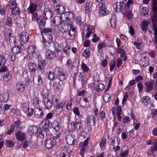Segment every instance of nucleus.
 Listing matches in <instances>:
<instances>
[{
    "instance_id": "393cba45",
    "label": "nucleus",
    "mask_w": 157,
    "mask_h": 157,
    "mask_svg": "<svg viewBox=\"0 0 157 157\" xmlns=\"http://www.w3.org/2000/svg\"><path fill=\"white\" fill-rule=\"evenodd\" d=\"M95 118L93 115H91L89 116L87 119L86 123L90 125L92 123L93 125L95 124Z\"/></svg>"
},
{
    "instance_id": "3c124183",
    "label": "nucleus",
    "mask_w": 157,
    "mask_h": 157,
    "mask_svg": "<svg viewBox=\"0 0 157 157\" xmlns=\"http://www.w3.org/2000/svg\"><path fill=\"white\" fill-rule=\"evenodd\" d=\"M11 75L9 73L6 74L3 76V79L4 81L7 82L11 79Z\"/></svg>"
},
{
    "instance_id": "39448f33",
    "label": "nucleus",
    "mask_w": 157,
    "mask_h": 157,
    "mask_svg": "<svg viewBox=\"0 0 157 157\" xmlns=\"http://www.w3.org/2000/svg\"><path fill=\"white\" fill-rule=\"evenodd\" d=\"M61 18L63 19H64L63 17H65V20L69 22L70 23L75 19L74 15L72 12H65L63 14H61Z\"/></svg>"
},
{
    "instance_id": "1a4fd4ad",
    "label": "nucleus",
    "mask_w": 157,
    "mask_h": 157,
    "mask_svg": "<svg viewBox=\"0 0 157 157\" xmlns=\"http://www.w3.org/2000/svg\"><path fill=\"white\" fill-rule=\"evenodd\" d=\"M56 143V141L53 138L47 140L45 141V145L48 149L54 146Z\"/></svg>"
},
{
    "instance_id": "e2e57ef3",
    "label": "nucleus",
    "mask_w": 157,
    "mask_h": 157,
    "mask_svg": "<svg viewBox=\"0 0 157 157\" xmlns=\"http://www.w3.org/2000/svg\"><path fill=\"white\" fill-rule=\"evenodd\" d=\"M116 65V62L115 61H113L111 62V63L109 64L110 66V71H112L113 70L114 67Z\"/></svg>"
},
{
    "instance_id": "c9c22d12",
    "label": "nucleus",
    "mask_w": 157,
    "mask_h": 157,
    "mask_svg": "<svg viewBox=\"0 0 157 157\" xmlns=\"http://www.w3.org/2000/svg\"><path fill=\"white\" fill-rule=\"evenodd\" d=\"M70 155L68 151L65 150H63L61 152L59 157H70Z\"/></svg>"
},
{
    "instance_id": "b1692460",
    "label": "nucleus",
    "mask_w": 157,
    "mask_h": 157,
    "mask_svg": "<svg viewBox=\"0 0 157 157\" xmlns=\"http://www.w3.org/2000/svg\"><path fill=\"white\" fill-rule=\"evenodd\" d=\"M45 14V17L46 18H51L52 17V10L50 9H45L44 10V12Z\"/></svg>"
},
{
    "instance_id": "f3484780",
    "label": "nucleus",
    "mask_w": 157,
    "mask_h": 157,
    "mask_svg": "<svg viewBox=\"0 0 157 157\" xmlns=\"http://www.w3.org/2000/svg\"><path fill=\"white\" fill-rule=\"evenodd\" d=\"M25 85L23 82H18L16 85V90L20 92H23L25 89Z\"/></svg>"
},
{
    "instance_id": "72a5a7b5",
    "label": "nucleus",
    "mask_w": 157,
    "mask_h": 157,
    "mask_svg": "<svg viewBox=\"0 0 157 157\" xmlns=\"http://www.w3.org/2000/svg\"><path fill=\"white\" fill-rule=\"evenodd\" d=\"M38 68L40 70L44 69L46 66V63L44 61H39L38 63Z\"/></svg>"
},
{
    "instance_id": "774afa93",
    "label": "nucleus",
    "mask_w": 157,
    "mask_h": 157,
    "mask_svg": "<svg viewBox=\"0 0 157 157\" xmlns=\"http://www.w3.org/2000/svg\"><path fill=\"white\" fill-rule=\"evenodd\" d=\"M137 87L139 89V92L142 91L143 90V84L141 82H139L137 84Z\"/></svg>"
},
{
    "instance_id": "603ef678",
    "label": "nucleus",
    "mask_w": 157,
    "mask_h": 157,
    "mask_svg": "<svg viewBox=\"0 0 157 157\" xmlns=\"http://www.w3.org/2000/svg\"><path fill=\"white\" fill-rule=\"evenodd\" d=\"M11 13L12 14L14 15H18L20 13L19 8H17L12 9Z\"/></svg>"
},
{
    "instance_id": "5701e85b",
    "label": "nucleus",
    "mask_w": 157,
    "mask_h": 157,
    "mask_svg": "<svg viewBox=\"0 0 157 157\" xmlns=\"http://www.w3.org/2000/svg\"><path fill=\"white\" fill-rule=\"evenodd\" d=\"M46 55L48 58L52 59H54L56 56V53L50 50L47 52Z\"/></svg>"
},
{
    "instance_id": "cd10ccee",
    "label": "nucleus",
    "mask_w": 157,
    "mask_h": 157,
    "mask_svg": "<svg viewBox=\"0 0 157 157\" xmlns=\"http://www.w3.org/2000/svg\"><path fill=\"white\" fill-rule=\"evenodd\" d=\"M52 127L56 132H58L61 127V124L59 122L55 121L53 123Z\"/></svg>"
},
{
    "instance_id": "4d7b16f0",
    "label": "nucleus",
    "mask_w": 157,
    "mask_h": 157,
    "mask_svg": "<svg viewBox=\"0 0 157 157\" xmlns=\"http://www.w3.org/2000/svg\"><path fill=\"white\" fill-rule=\"evenodd\" d=\"M10 111L12 113L17 115H19L21 114L19 110L18 109H11Z\"/></svg>"
},
{
    "instance_id": "4c0bfd02",
    "label": "nucleus",
    "mask_w": 157,
    "mask_h": 157,
    "mask_svg": "<svg viewBox=\"0 0 157 157\" xmlns=\"http://www.w3.org/2000/svg\"><path fill=\"white\" fill-rule=\"evenodd\" d=\"M90 50L89 48L84 50L83 53V56L86 58H88L90 57Z\"/></svg>"
},
{
    "instance_id": "09e8293b",
    "label": "nucleus",
    "mask_w": 157,
    "mask_h": 157,
    "mask_svg": "<svg viewBox=\"0 0 157 157\" xmlns=\"http://www.w3.org/2000/svg\"><path fill=\"white\" fill-rule=\"evenodd\" d=\"M37 133H36L37 136L39 138L43 139L44 137V131H39L37 132Z\"/></svg>"
},
{
    "instance_id": "20e7f679",
    "label": "nucleus",
    "mask_w": 157,
    "mask_h": 157,
    "mask_svg": "<svg viewBox=\"0 0 157 157\" xmlns=\"http://www.w3.org/2000/svg\"><path fill=\"white\" fill-rule=\"evenodd\" d=\"M14 44L15 45L12 48L13 53L16 55L21 53L22 51V44L20 41L16 42L15 41H14Z\"/></svg>"
},
{
    "instance_id": "79ce46f5",
    "label": "nucleus",
    "mask_w": 157,
    "mask_h": 157,
    "mask_svg": "<svg viewBox=\"0 0 157 157\" xmlns=\"http://www.w3.org/2000/svg\"><path fill=\"white\" fill-rule=\"evenodd\" d=\"M48 78L50 80H53L55 78L54 73L52 71H49L46 73Z\"/></svg>"
},
{
    "instance_id": "f8f14e48",
    "label": "nucleus",
    "mask_w": 157,
    "mask_h": 157,
    "mask_svg": "<svg viewBox=\"0 0 157 157\" xmlns=\"http://www.w3.org/2000/svg\"><path fill=\"white\" fill-rule=\"evenodd\" d=\"M34 115L35 117L40 119L42 118L44 116V112L41 108H35L34 111Z\"/></svg>"
},
{
    "instance_id": "338daca9",
    "label": "nucleus",
    "mask_w": 157,
    "mask_h": 157,
    "mask_svg": "<svg viewBox=\"0 0 157 157\" xmlns=\"http://www.w3.org/2000/svg\"><path fill=\"white\" fill-rule=\"evenodd\" d=\"M76 23L79 25H81L82 24L81 17L80 16H77L76 17Z\"/></svg>"
},
{
    "instance_id": "6ab92c4d",
    "label": "nucleus",
    "mask_w": 157,
    "mask_h": 157,
    "mask_svg": "<svg viewBox=\"0 0 157 157\" xmlns=\"http://www.w3.org/2000/svg\"><path fill=\"white\" fill-rule=\"evenodd\" d=\"M65 104V101H62L60 103L54 105L55 109H58L59 112H61L63 110V106Z\"/></svg>"
},
{
    "instance_id": "473e14b6",
    "label": "nucleus",
    "mask_w": 157,
    "mask_h": 157,
    "mask_svg": "<svg viewBox=\"0 0 157 157\" xmlns=\"http://www.w3.org/2000/svg\"><path fill=\"white\" fill-rule=\"evenodd\" d=\"M29 130L30 132L33 134L36 133V134L38 131V128L36 126H31L29 128Z\"/></svg>"
},
{
    "instance_id": "37998d69",
    "label": "nucleus",
    "mask_w": 157,
    "mask_h": 157,
    "mask_svg": "<svg viewBox=\"0 0 157 157\" xmlns=\"http://www.w3.org/2000/svg\"><path fill=\"white\" fill-rule=\"evenodd\" d=\"M31 56H32L33 58L34 59H39L41 58V56L40 54L38 52H35Z\"/></svg>"
},
{
    "instance_id": "ea45409f",
    "label": "nucleus",
    "mask_w": 157,
    "mask_h": 157,
    "mask_svg": "<svg viewBox=\"0 0 157 157\" xmlns=\"http://www.w3.org/2000/svg\"><path fill=\"white\" fill-rule=\"evenodd\" d=\"M6 59L3 55H0V68L2 67L5 64Z\"/></svg>"
},
{
    "instance_id": "7c9ffc66",
    "label": "nucleus",
    "mask_w": 157,
    "mask_h": 157,
    "mask_svg": "<svg viewBox=\"0 0 157 157\" xmlns=\"http://www.w3.org/2000/svg\"><path fill=\"white\" fill-rule=\"evenodd\" d=\"M36 49V47L33 46H30L28 48V52L29 55L31 56L35 52V50Z\"/></svg>"
},
{
    "instance_id": "aec40b11",
    "label": "nucleus",
    "mask_w": 157,
    "mask_h": 157,
    "mask_svg": "<svg viewBox=\"0 0 157 157\" xmlns=\"http://www.w3.org/2000/svg\"><path fill=\"white\" fill-rule=\"evenodd\" d=\"M149 23V22L147 20L143 21L142 22L141 28L144 32H146L147 31Z\"/></svg>"
},
{
    "instance_id": "680f3d73",
    "label": "nucleus",
    "mask_w": 157,
    "mask_h": 157,
    "mask_svg": "<svg viewBox=\"0 0 157 157\" xmlns=\"http://www.w3.org/2000/svg\"><path fill=\"white\" fill-rule=\"evenodd\" d=\"M78 80L79 82H81V84L82 85L84 84V80H83V78L81 73H79V75L78 78Z\"/></svg>"
},
{
    "instance_id": "0eeeda50",
    "label": "nucleus",
    "mask_w": 157,
    "mask_h": 157,
    "mask_svg": "<svg viewBox=\"0 0 157 157\" xmlns=\"http://www.w3.org/2000/svg\"><path fill=\"white\" fill-rule=\"evenodd\" d=\"M55 70L56 71H57V74L59 79L61 81H63L66 80L67 75L63 71L61 68L57 67L56 68Z\"/></svg>"
},
{
    "instance_id": "13d9d810",
    "label": "nucleus",
    "mask_w": 157,
    "mask_h": 157,
    "mask_svg": "<svg viewBox=\"0 0 157 157\" xmlns=\"http://www.w3.org/2000/svg\"><path fill=\"white\" fill-rule=\"evenodd\" d=\"M26 111L28 112L27 113V115L29 117H31L33 115V113H34V111L33 109H31L30 111H29V108H28L26 109Z\"/></svg>"
},
{
    "instance_id": "412c9836",
    "label": "nucleus",
    "mask_w": 157,
    "mask_h": 157,
    "mask_svg": "<svg viewBox=\"0 0 157 157\" xmlns=\"http://www.w3.org/2000/svg\"><path fill=\"white\" fill-rule=\"evenodd\" d=\"M65 10V8L63 5H58L56 7V10L59 14H63Z\"/></svg>"
},
{
    "instance_id": "a878e982",
    "label": "nucleus",
    "mask_w": 157,
    "mask_h": 157,
    "mask_svg": "<svg viewBox=\"0 0 157 157\" xmlns=\"http://www.w3.org/2000/svg\"><path fill=\"white\" fill-rule=\"evenodd\" d=\"M29 67L30 71L32 72H34L37 69V66L36 64L33 63H29Z\"/></svg>"
},
{
    "instance_id": "0e129e2a",
    "label": "nucleus",
    "mask_w": 157,
    "mask_h": 157,
    "mask_svg": "<svg viewBox=\"0 0 157 157\" xmlns=\"http://www.w3.org/2000/svg\"><path fill=\"white\" fill-rule=\"evenodd\" d=\"M73 111L75 115L79 116L80 115V112L78 108L76 107L74 108L73 109Z\"/></svg>"
},
{
    "instance_id": "052dcab7",
    "label": "nucleus",
    "mask_w": 157,
    "mask_h": 157,
    "mask_svg": "<svg viewBox=\"0 0 157 157\" xmlns=\"http://www.w3.org/2000/svg\"><path fill=\"white\" fill-rule=\"evenodd\" d=\"M122 121L124 123L126 124L129 122L131 121V118L129 117H123Z\"/></svg>"
},
{
    "instance_id": "a18cd8bd",
    "label": "nucleus",
    "mask_w": 157,
    "mask_h": 157,
    "mask_svg": "<svg viewBox=\"0 0 157 157\" xmlns=\"http://www.w3.org/2000/svg\"><path fill=\"white\" fill-rule=\"evenodd\" d=\"M81 68L82 71L85 72H86L89 70V67L84 63L81 64Z\"/></svg>"
},
{
    "instance_id": "bf43d9fd",
    "label": "nucleus",
    "mask_w": 157,
    "mask_h": 157,
    "mask_svg": "<svg viewBox=\"0 0 157 157\" xmlns=\"http://www.w3.org/2000/svg\"><path fill=\"white\" fill-rule=\"evenodd\" d=\"M110 96L109 94H105L104 97V100L105 102H108L110 101Z\"/></svg>"
},
{
    "instance_id": "ddd939ff",
    "label": "nucleus",
    "mask_w": 157,
    "mask_h": 157,
    "mask_svg": "<svg viewBox=\"0 0 157 157\" xmlns=\"http://www.w3.org/2000/svg\"><path fill=\"white\" fill-rule=\"evenodd\" d=\"M88 99L85 97H82L79 101V104L82 107L86 108L89 105Z\"/></svg>"
},
{
    "instance_id": "864d4df0",
    "label": "nucleus",
    "mask_w": 157,
    "mask_h": 157,
    "mask_svg": "<svg viewBox=\"0 0 157 157\" xmlns=\"http://www.w3.org/2000/svg\"><path fill=\"white\" fill-rule=\"evenodd\" d=\"M106 139L105 138L102 139L101 141L100 142L99 145L101 148H103L104 147L106 143Z\"/></svg>"
},
{
    "instance_id": "f257e3e1",
    "label": "nucleus",
    "mask_w": 157,
    "mask_h": 157,
    "mask_svg": "<svg viewBox=\"0 0 157 157\" xmlns=\"http://www.w3.org/2000/svg\"><path fill=\"white\" fill-rule=\"evenodd\" d=\"M113 7L115 11H117L118 10L119 11L125 13L126 15H130L131 14L130 10L126 8V5L123 1L120 2L119 3L117 2L113 5Z\"/></svg>"
},
{
    "instance_id": "9b49d317",
    "label": "nucleus",
    "mask_w": 157,
    "mask_h": 157,
    "mask_svg": "<svg viewBox=\"0 0 157 157\" xmlns=\"http://www.w3.org/2000/svg\"><path fill=\"white\" fill-rule=\"evenodd\" d=\"M89 138H87L82 143V146L80 148L81 151L80 152V154L82 157L84 156L85 151L87 148V145L88 143Z\"/></svg>"
},
{
    "instance_id": "a19ab883",
    "label": "nucleus",
    "mask_w": 157,
    "mask_h": 157,
    "mask_svg": "<svg viewBox=\"0 0 157 157\" xmlns=\"http://www.w3.org/2000/svg\"><path fill=\"white\" fill-rule=\"evenodd\" d=\"M61 17H60L59 16H56L54 17L53 19L52 20V24H54V25H57L59 23L58 21H56V20L59 21V20L61 21L62 19Z\"/></svg>"
},
{
    "instance_id": "49530a36",
    "label": "nucleus",
    "mask_w": 157,
    "mask_h": 157,
    "mask_svg": "<svg viewBox=\"0 0 157 157\" xmlns=\"http://www.w3.org/2000/svg\"><path fill=\"white\" fill-rule=\"evenodd\" d=\"M148 10L147 8H143L141 12V15L143 16H146L148 14Z\"/></svg>"
},
{
    "instance_id": "e433bc0d",
    "label": "nucleus",
    "mask_w": 157,
    "mask_h": 157,
    "mask_svg": "<svg viewBox=\"0 0 157 157\" xmlns=\"http://www.w3.org/2000/svg\"><path fill=\"white\" fill-rule=\"evenodd\" d=\"M110 140H112L111 142V144L113 146H114L115 140H116L118 145H119L120 143V140H118V138L117 136H115L111 138Z\"/></svg>"
},
{
    "instance_id": "f704fd0d",
    "label": "nucleus",
    "mask_w": 157,
    "mask_h": 157,
    "mask_svg": "<svg viewBox=\"0 0 157 157\" xmlns=\"http://www.w3.org/2000/svg\"><path fill=\"white\" fill-rule=\"evenodd\" d=\"M51 100L53 105H55L59 103V98L56 96H52Z\"/></svg>"
},
{
    "instance_id": "7ed1b4c3",
    "label": "nucleus",
    "mask_w": 157,
    "mask_h": 157,
    "mask_svg": "<svg viewBox=\"0 0 157 157\" xmlns=\"http://www.w3.org/2000/svg\"><path fill=\"white\" fill-rule=\"evenodd\" d=\"M82 127L81 125V122L79 120H77L75 122H72L69 126V132H73L76 129L80 130Z\"/></svg>"
},
{
    "instance_id": "dca6fc26",
    "label": "nucleus",
    "mask_w": 157,
    "mask_h": 157,
    "mask_svg": "<svg viewBox=\"0 0 157 157\" xmlns=\"http://www.w3.org/2000/svg\"><path fill=\"white\" fill-rule=\"evenodd\" d=\"M37 5L36 4H30L29 7L27 9V11L29 13L33 14L37 10Z\"/></svg>"
},
{
    "instance_id": "de8ad7c7",
    "label": "nucleus",
    "mask_w": 157,
    "mask_h": 157,
    "mask_svg": "<svg viewBox=\"0 0 157 157\" xmlns=\"http://www.w3.org/2000/svg\"><path fill=\"white\" fill-rule=\"evenodd\" d=\"M14 130V125H11L10 128H8L6 133L8 135H10L13 132Z\"/></svg>"
},
{
    "instance_id": "c85d7f7f",
    "label": "nucleus",
    "mask_w": 157,
    "mask_h": 157,
    "mask_svg": "<svg viewBox=\"0 0 157 157\" xmlns=\"http://www.w3.org/2000/svg\"><path fill=\"white\" fill-rule=\"evenodd\" d=\"M76 32V28L73 26L71 24L70 26V29L69 31L68 34L71 36H74Z\"/></svg>"
},
{
    "instance_id": "423d86ee",
    "label": "nucleus",
    "mask_w": 157,
    "mask_h": 157,
    "mask_svg": "<svg viewBox=\"0 0 157 157\" xmlns=\"http://www.w3.org/2000/svg\"><path fill=\"white\" fill-rule=\"evenodd\" d=\"M67 142L70 145H74L76 143L74 134L72 133L69 132L65 137Z\"/></svg>"
},
{
    "instance_id": "c756f323",
    "label": "nucleus",
    "mask_w": 157,
    "mask_h": 157,
    "mask_svg": "<svg viewBox=\"0 0 157 157\" xmlns=\"http://www.w3.org/2000/svg\"><path fill=\"white\" fill-rule=\"evenodd\" d=\"M52 124L50 121L48 120H46L44 121L43 128L45 130H47L49 128L52 127Z\"/></svg>"
},
{
    "instance_id": "c03bdc74",
    "label": "nucleus",
    "mask_w": 157,
    "mask_h": 157,
    "mask_svg": "<svg viewBox=\"0 0 157 157\" xmlns=\"http://www.w3.org/2000/svg\"><path fill=\"white\" fill-rule=\"evenodd\" d=\"M71 48L68 45H66L63 48V52L65 54L68 55L70 51Z\"/></svg>"
},
{
    "instance_id": "69168bd1",
    "label": "nucleus",
    "mask_w": 157,
    "mask_h": 157,
    "mask_svg": "<svg viewBox=\"0 0 157 157\" xmlns=\"http://www.w3.org/2000/svg\"><path fill=\"white\" fill-rule=\"evenodd\" d=\"M12 19L9 17H7L6 20V24L7 25L10 26L12 25Z\"/></svg>"
},
{
    "instance_id": "2f4dec72",
    "label": "nucleus",
    "mask_w": 157,
    "mask_h": 157,
    "mask_svg": "<svg viewBox=\"0 0 157 157\" xmlns=\"http://www.w3.org/2000/svg\"><path fill=\"white\" fill-rule=\"evenodd\" d=\"M110 22L111 24V26L113 29L116 27V19L114 16H112L110 20Z\"/></svg>"
},
{
    "instance_id": "2eb2a0df",
    "label": "nucleus",
    "mask_w": 157,
    "mask_h": 157,
    "mask_svg": "<svg viewBox=\"0 0 157 157\" xmlns=\"http://www.w3.org/2000/svg\"><path fill=\"white\" fill-rule=\"evenodd\" d=\"M25 134L20 131H17L15 134L16 139L19 141H22L25 139Z\"/></svg>"
},
{
    "instance_id": "a211bd4d",
    "label": "nucleus",
    "mask_w": 157,
    "mask_h": 157,
    "mask_svg": "<svg viewBox=\"0 0 157 157\" xmlns=\"http://www.w3.org/2000/svg\"><path fill=\"white\" fill-rule=\"evenodd\" d=\"M46 20V18L44 16L39 17L37 22L40 27H43L45 25Z\"/></svg>"
},
{
    "instance_id": "bb28decb",
    "label": "nucleus",
    "mask_w": 157,
    "mask_h": 157,
    "mask_svg": "<svg viewBox=\"0 0 157 157\" xmlns=\"http://www.w3.org/2000/svg\"><path fill=\"white\" fill-rule=\"evenodd\" d=\"M143 105L147 106L150 103V98L148 96H145L143 97L141 99Z\"/></svg>"
},
{
    "instance_id": "4468645a",
    "label": "nucleus",
    "mask_w": 157,
    "mask_h": 157,
    "mask_svg": "<svg viewBox=\"0 0 157 157\" xmlns=\"http://www.w3.org/2000/svg\"><path fill=\"white\" fill-rule=\"evenodd\" d=\"M43 101L45 108L47 109H50L51 108L52 105H53L51 99L48 98H44Z\"/></svg>"
},
{
    "instance_id": "f03ea898",
    "label": "nucleus",
    "mask_w": 157,
    "mask_h": 157,
    "mask_svg": "<svg viewBox=\"0 0 157 157\" xmlns=\"http://www.w3.org/2000/svg\"><path fill=\"white\" fill-rule=\"evenodd\" d=\"M71 23H70L69 22L65 21L63 19L60 24L58 25V28L59 30L61 32H66L68 31L69 25H71Z\"/></svg>"
},
{
    "instance_id": "5fc2aeb1",
    "label": "nucleus",
    "mask_w": 157,
    "mask_h": 157,
    "mask_svg": "<svg viewBox=\"0 0 157 157\" xmlns=\"http://www.w3.org/2000/svg\"><path fill=\"white\" fill-rule=\"evenodd\" d=\"M106 44L105 43L103 42H100L98 44V50H101L102 49L106 47Z\"/></svg>"
},
{
    "instance_id": "6e6d98bb",
    "label": "nucleus",
    "mask_w": 157,
    "mask_h": 157,
    "mask_svg": "<svg viewBox=\"0 0 157 157\" xmlns=\"http://www.w3.org/2000/svg\"><path fill=\"white\" fill-rule=\"evenodd\" d=\"M109 11L106 9H100L99 13L100 15H106L108 14Z\"/></svg>"
},
{
    "instance_id": "4be33fe9",
    "label": "nucleus",
    "mask_w": 157,
    "mask_h": 157,
    "mask_svg": "<svg viewBox=\"0 0 157 157\" xmlns=\"http://www.w3.org/2000/svg\"><path fill=\"white\" fill-rule=\"evenodd\" d=\"M33 80L35 83L37 85H40L43 83V80L41 77L39 75L36 77L34 78Z\"/></svg>"
},
{
    "instance_id": "58836bf2",
    "label": "nucleus",
    "mask_w": 157,
    "mask_h": 157,
    "mask_svg": "<svg viewBox=\"0 0 157 157\" xmlns=\"http://www.w3.org/2000/svg\"><path fill=\"white\" fill-rule=\"evenodd\" d=\"M45 40L46 42L48 43L49 44L51 43L52 41V37L51 35L49 33L46 35Z\"/></svg>"
},
{
    "instance_id": "8fccbe9b",
    "label": "nucleus",
    "mask_w": 157,
    "mask_h": 157,
    "mask_svg": "<svg viewBox=\"0 0 157 157\" xmlns=\"http://www.w3.org/2000/svg\"><path fill=\"white\" fill-rule=\"evenodd\" d=\"M22 75L25 78H28V75L27 73V68H23L22 69Z\"/></svg>"
},
{
    "instance_id": "6e6552de",
    "label": "nucleus",
    "mask_w": 157,
    "mask_h": 157,
    "mask_svg": "<svg viewBox=\"0 0 157 157\" xmlns=\"http://www.w3.org/2000/svg\"><path fill=\"white\" fill-rule=\"evenodd\" d=\"M154 81L152 80L145 82L144 85L145 86L146 91L147 92H149L152 90L154 88Z\"/></svg>"
},
{
    "instance_id": "9d476101",
    "label": "nucleus",
    "mask_w": 157,
    "mask_h": 157,
    "mask_svg": "<svg viewBox=\"0 0 157 157\" xmlns=\"http://www.w3.org/2000/svg\"><path fill=\"white\" fill-rule=\"evenodd\" d=\"M29 34L25 31L22 32L20 35L21 41L25 43L28 42L29 39Z\"/></svg>"
}]
</instances>
